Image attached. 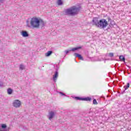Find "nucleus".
<instances>
[{
  "mask_svg": "<svg viewBox=\"0 0 131 131\" xmlns=\"http://www.w3.org/2000/svg\"><path fill=\"white\" fill-rule=\"evenodd\" d=\"M92 24L93 26H96L99 29H104L108 26L107 19L105 18H101L99 19L98 17H94L92 19Z\"/></svg>",
  "mask_w": 131,
  "mask_h": 131,
  "instance_id": "obj_1",
  "label": "nucleus"
},
{
  "mask_svg": "<svg viewBox=\"0 0 131 131\" xmlns=\"http://www.w3.org/2000/svg\"><path fill=\"white\" fill-rule=\"evenodd\" d=\"M80 9V7H77L75 6H71L64 10V13L68 15H75L78 13Z\"/></svg>",
  "mask_w": 131,
  "mask_h": 131,
  "instance_id": "obj_2",
  "label": "nucleus"
},
{
  "mask_svg": "<svg viewBox=\"0 0 131 131\" xmlns=\"http://www.w3.org/2000/svg\"><path fill=\"white\" fill-rule=\"evenodd\" d=\"M40 24V20L38 17H32L31 19V26L33 28H39Z\"/></svg>",
  "mask_w": 131,
  "mask_h": 131,
  "instance_id": "obj_3",
  "label": "nucleus"
},
{
  "mask_svg": "<svg viewBox=\"0 0 131 131\" xmlns=\"http://www.w3.org/2000/svg\"><path fill=\"white\" fill-rule=\"evenodd\" d=\"M21 105V102L19 100H14L13 102V106L15 108H19Z\"/></svg>",
  "mask_w": 131,
  "mask_h": 131,
  "instance_id": "obj_4",
  "label": "nucleus"
},
{
  "mask_svg": "<svg viewBox=\"0 0 131 131\" xmlns=\"http://www.w3.org/2000/svg\"><path fill=\"white\" fill-rule=\"evenodd\" d=\"M55 116V113L53 111H51V112H49V119L50 120H51L53 117Z\"/></svg>",
  "mask_w": 131,
  "mask_h": 131,
  "instance_id": "obj_5",
  "label": "nucleus"
},
{
  "mask_svg": "<svg viewBox=\"0 0 131 131\" xmlns=\"http://www.w3.org/2000/svg\"><path fill=\"white\" fill-rule=\"evenodd\" d=\"M58 76V71H56L54 75H53V78L54 81H56Z\"/></svg>",
  "mask_w": 131,
  "mask_h": 131,
  "instance_id": "obj_6",
  "label": "nucleus"
},
{
  "mask_svg": "<svg viewBox=\"0 0 131 131\" xmlns=\"http://www.w3.org/2000/svg\"><path fill=\"white\" fill-rule=\"evenodd\" d=\"M23 37H28L29 34L26 31H23L21 32Z\"/></svg>",
  "mask_w": 131,
  "mask_h": 131,
  "instance_id": "obj_7",
  "label": "nucleus"
},
{
  "mask_svg": "<svg viewBox=\"0 0 131 131\" xmlns=\"http://www.w3.org/2000/svg\"><path fill=\"white\" fill-rule=\"evenodd\" d=\"M74 55L76 57H78L81 60H83V58L81 55H80V54H78V53H75Z\"/></svg>",
  "mask_w": 131,
  "mask_h": 131,
  "instance_id": "obj_8",
  "label": "nucleus"
},
{
  "mask_svg": "<svg viewBox=\"0 0 131 131\" xmlns=\"http://www.w3.org/2000/svg\"><path fill=\"white\" fill-rule=\"evenodd\" d=\"M83 101H92V98L90 97H87L86 98H83Z\"/></svg>",
  "mask_w": 131,
  "mask_h": 131,
  "instance_id": "obj_9",
  "label": "nucleus"
},
{
  "mask_svg": "<svg viewBox=\"0 0 131 131\" xmlns=\"http://www.w3.org/2000/svg\"><path fill=\"white\" fill-rule=\"evenodd\" d=\"M81 46H79V47H76V48H72V49H71L70 51H75V50H78V49H81Z\"/></svg>",
  "mask_w": 131,
  "mask_h": 131,
  "instance_id": "obj_10",
  "label": "nucleus"
},
{
  "mask_svg": "<svg viewBox=\"0 0 131 131\" xmlns=\"http://www.w3.org/2000/svg\"><path fill=\"white\" fill-rule=\"evenodd\" d=\"M7 92L8 94H9V95H11V94H12L13 93V90H12V89H8Z\"/></svg>",
  "mask_w": 131,
  "mask_h": 131,
  "instance_id": "obj_11",
  "label": "nucleus"
},
{
  "mask_svg": "<svg viewBox=\"0 0 131 131\" xmlns=\"http://www.w3.org/2000/svg\"><path fill=\"white\" fill-rule=\"evenodd\" d=\"M119 58H120L121 61H124V62H125V58L124 56H123V55H120Z\"/></svg>",
  "mask_w": 131,
  "mask_h": 131,
  "instance_id": "obj_12",
  "label": "nucleus"
},
{
  "mask_svg": "<svg viewBox=\"0 0 131 131\" xmlns=\"http://www.w3.org/2000/svg\"><path fill=\"white\" fill-rule=\"evenodd\" d=\"M52 51H48V52L46 54V56H50L51 54H52Z\"/></svg>",
  "mask_w": 131,
  "mask_h": 131,
  "instance_id": "obj_13",
  "label": "nucleus"
},
{
  "mask_svg": "<svg viewBox=\"0 0 131 131\" xmlns=\"http://www.w3.org/2000/svg\"><path fill=\"white\" fill-rule=\"evenodd\" d=\"M129 85H130V84H129V82H127V85L124 86V89L125 90H127L129 88Z\"/></svg>",
  "mask_w": 131,
  "mask_h": 131,
  "instance_id": "obj_14",
  "label": "nucleus"
},
{
  "mask_svg": "<svg viewBox=\"0 0 131 131\" xmlns=\"http://www.w3.org/2000/svg\"><path fill=\"white\" fill-rule=\"evenodd\" d=\"M57 4L58 5H61L63 4L62 0H57Z\"/></svg>",
  "mask_w": 131,
  "mask_h": 131,
  "instance_id": "obj_15",
  "label": "nucleus"
},
{
  "mask_svg": "<svg viewBox=\"0 0 131 131\" xmlns=\"http://www.w3.org/2000/svg\"><path fill=\"white\" fill-rule=\"evenodd\" d=\"M93 104H94V105H97L98 104V102H97V100L96 99H94L93 100Z\"/></svg>",
  "mask_w": 131,
  "mask_h": 131,
  "instance_id": "obj_16",
  "label": "nucleus"
},
{
  "mask_svg": "<svg viewBox=\"0 0 131 131\" xmlns=\"http://www.w3.org/2000/svg\"><path fill=\"white\" fill-rule=\"evenodd\" d=\"M19 69H21V70H23L24 69H25L24 66H23V64H20L19 66Z\"/></svg>",
  "mask_w": 131,
  "mask_h": 131,
  "instance_id": "obj_17",
  "label": "nucleus"
},
{
  "mask_svg": "<svg viewBox=\"0 0 131 131\" xmlns=\"http://www.w3.org/2000/svg\"><path fill=\"white\" fill-rule=\"evenodd\" d=\"M76 99L77 100H81L82 101H83V98H80L79 97H76Z\"/></svg>",
  "mask_w": 131,
  "mask_h": 131,
  "instance_id": "obj_18",
  "label": "nucleus"
},
{
  "mask_svg": "<svg viewBox=\"0 0 131 131\" xmlns=\"http://www.w3.org/2000/svg\"><path fill=\"white\" fill-rule=\"evenodd\" d=\"M2 128H6V127H7L6 124H2Z\"/></svg>",
  "mask_w": 131,
  "mask_h": 131,
  "instance_id": "obj_19",
  "label": "nucleus"
},
{
  "mask_svg": "<svg viewBox=\"0 0 131 131\" xmlns=\"http://www.w3.org/2000/svg\"><path fill=\"white\" fill-rule=\"evenodd\" d=\"M109 56H110V57H113L114 53H109Z\"/></svg>",
  "mask_w": 131,
  "mask_h": 131,
  "instance_id": "obj_20",
  "label": "nucleus"
},
{
  "mask_svg": "<svg viewBox=\"0 0 131 131\" xmlns=\"http://www.w3.org/2000/svg\"><path fill=\"white\" fill-rule=\"evenodd\" d=\"M65 52H66V54H68V53H69V50H66Z\"/></svg>",
  "mask_w": 131,
  "mask_h": 131,
  "instance_id": "obj_21",
  "label": "nucleus"
},
{
  "mask_svg": "<svg viewBox=\"0 0 131 131\" xmlns=\"http://www.w3.org/2000/svg\"><path fill=\"white\" fill-rule=\"evenodd\" d=\"M62 95H64V94H62Z\"/></svg>",
  "mask_w": 131,
  "mask_h": 131,
  "instance_id": "obj_22",
  "label": "nucleus"
},
{
  "mask_svg": "<svg viewBox=\"0 0 131 131\" xmlns=\"http://www.w3.org/2000/svg\"><path fill=\"white\" fill-rule=\"evenodd\" d=\"M0 131H2V130H0Z\"/></svg>",
  "mask_w": 131,
  "mask_h": 131,
  "instance_id": "obj_23",
  "label": "nucleus"
}]
</instances>
